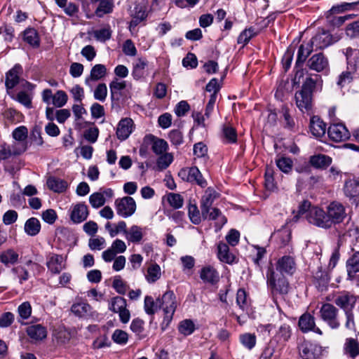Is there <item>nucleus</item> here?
I'll list each match as a JSON object with an SVG mask.
<instances>
[{
	"label": "nucleus",
	"instance_id": "55",
	"mask_svg": "<svg viewBox=\"0 0 359 359\" xmlns=\"http://www.w3.org/2000/svg\"><path fill=\"white\" fill-rule=\"evenodd\" d=\"M144 321L139 318L133 319L130 324V330L140 337L143 338L144 336L142 335L144 330Z\"/></svg>",
	"mask_w": 359,
	"mask_h": 359
},
{
	"label": "nucleus",
	"instance_id": "54",
	"mask_svg": "<svg viewBox=\"0 0 359 359\" xmlns=\"http://www.w3.org/2000/svg\"><path fill=\"white\" fill-rule=\"evenodd\" d=\"M222 133L228 143H236L237 142V132L232 126H224Z\"/></svg>",
	"mask_w": 359,
	"mask_h": 359
},
{
	"label": "nucleus",
	"instance_id": "5",
	"mask_svg": "<svg viewBox=\"0 0 359 359\" xmlns=\"http://www.w3.org/2000/svg\"><path fill=\"white\" fill-rule=\"evenodd\" d=\"M313 48L309 43L306 46L304 44H301L299 46L294 66V70L296 71L294 80H296L297 77L300 79L302 76H303L304 72L302 67L307 57L313 52Z\"/></svg>",
	"mask_w": 359,
	"mask_h": 359
},
{
	"label": "nucleus",
	"instance_id": "11",
	"mask_svg": "<svg viewBox=\"0 0 359 359\" xmlns=\"http://www.w3.org/2000/svg\"><path fill=\"white\" fill-rule=\"evenodd\" d=\"M322 352V346L319 344L304 341L301 344L299 355L303 358L318 359Z\"/></svg>",
	"mask_w": 359,
	"mask_h": 359
},
{
	"label": "nucleus",
	"instance_id": "35",
	"mask_svg": "<svg viewBox=\"0 0 359 359\" xmlns=\"http://www.w3.org/2000/svg\"><path fill=\"white\" fill-rule=\"evenodd\" d=\"M323 80L321 76L319 74H311L306 77L305 81L303 83L302 90H315L322 88Z\"/></svg>",
	"mask_w": 359,
	"mask_h": 359
},
{
	"label": "nucleus",
	"instance_id": "40",
	"mask_svg": "<svg viewBox=\"0 0 359 359\" xmlns=\"http://www.w3.org/2000/svg\"><path fill=\"white\" fill-rule=\"evenodd\" d=\"M114 3L112 0H102L95 13L97 17L102 18L104 14L112 13Z\"/></svg>",
	"mask_w": 359,
	"mask_h": 359
},
{
	"label": "nucleus",
	"instance_id": "21",
	"mask_svg": "<svg viewBox=\"0 0 359 359\" xmlns=\"http://www.w3.org/2000/svg\"><path fill=\"white\" fill-rule=\"evenodd\" d=\"M313 283L319 291L327 290L330 277L327 271L323 270L322 266H319L313 275Z\"/></svg>",
	"mask_w": 359,
	"mask_h": 359
},
{
	"label": "nucleus",
	"instance_id": "41",
	"mask_svg": "<svg viewBox=\"0 0 359 359\" xmlns=\"http://www.w3.org/2000/svg\"><path fill=\"white\" fill-rule=\"evenodd\" d=\"M126 239L133 243H137L140 242L143 238L141 227L137 225H133L126 236Z\"/></svg>",
	"mask_w": 359,
	"mask_h": 359
},
{
	"label": "nucleus",
	"instance_id": "25",
	"mask_svg": "<svg viewBox=\"0 0 359 359\" xmlns=\"http://www.w3.org/2000/svg\"><path fill=\"white\" fill-rule=\"evenodd\" d=\"M309 128L313 136L320 137L325 134L326 123L319 116H313L310 120Z\"/></svg>",
	"mask_w": 359,
	"mask_h": 359
},
{
	"label": "nucleus",
	"instance_id": "23",
	"mask_svg": "<svg viewBox=\"0 0 359 359\" xmlns=\"http://www.w3.org/2000/svg\"><path fill=\"white\" fill-rule=\"evenodd\" d=\"M355 302V297L348 293L338 296L334 299L335 304L342 309L345 313L353 311Z\"/></svg>",
	"mask_w": 359,
	"mask_h": 359
},
{
	"label": "nucleus",
	"instance_id": "58",
	"mask_svg": "<svg viewBox=\"0 0 359 359\" xmlns=\"http://www.w3.org/2000/svg\"><path fill=\"white\" fill-rule=\"evenodd\" d=\"M19 316L22 320L28 319L32 314V306L29 302L22 303L18 308Z\"/></svg>",
	"mask_w": 359,
	"mask_h": 359
},
{
	"label": "nucleus",
	"instance_id": "63",
	"mask_svg": "<svg viewBox=\"0 0 359 359\" xmlns=\"http://www.w3.org/2000/svg\"><path fill=\"white\" fill-rule=\"evenodd\" d=\"M99 135V129L97 127L90 128L84 131V138L90 143H95Z\"/></svg>",
	"mask_w": 359,
	"mask_h": 359
},
{
	"label": "nucleus",
	"instance_id": "20",
	"mask_svg": "<svg viewBox=\"0 0 359 359\" xmlns=\"http://www.w3.org/2000/svg\"><path fill=\"white\" fill-rule=\"evenodd\" d=\"M311 167L318 170H326L332 162V158L323 154L312 155L309 157Z\"/></svg>",
	"mask_w": 359,
	"mask_h": 359
},
{
	"label": "nucleus",
	"instance_id": "30",
	"mask_svg": "<svg viewBox=\"0 0 359 359\" xmlns=\"http://www.w3.org/2000/svg\"><path fill=\"white\" fill-rule=\"evenodd\" d=\"M348 277L352 280L356 273L359 272V251L354 252L346 261Z\"/></svg>",
	"mask_w": 359,
	"mask_h": 359
},
{
	"label": "nucleus",
	"instance_id": "2",
	"mask_svg": "<svg viewBox=\"0 0 359 359\" xmlns=\"http://www.w3.org/2000/svg\"><path fill=\"white\" fill-rule=\"evenodd\" d=\"M266 283L272 297L277 295H285L289 292L290 283L284 274L275 271L273 264L270 262L266 272Z\"/></svg>",
	"mask_w": 359,
	"mask_h": 359
},
{
	"label": "nucleus",
	"instance_id": "4",
	"mask_svg": "<svg viewBox=\"0 0 359 359\" xmlns=\"http://www.w3.org/2000/svg\"><path fill=\"white\" fill-rule=\"evenodd\" d=\"M115 206L117 214L125 218L133 215L136 210V203L130 196L116 199Z\"/></svg>",
	"mask_w": 359,
	"mask_h": 359
},
{
	"label": "nucleus",
	"instance_id": "36",
	"mask_svg": "<svg viewBox=\"0 0 359 359\" xmlns=\"http://www.w3.org/2000/svg\"><path fill=\"white\" fill-rule=\"evenodd\" d=\"M19 255L13 249H8L0 254V262L5 266H9L18 262Z\"/></svg>",
	"mask_w": 359,
	"mask_h": 359
},
{
	"label": "nucleus",
	"instance_id": "3",
	"mask_svg": "<svg viewBox=\"0 0 359 359\" xmlns=\"http://www.w3.org/2000/svg\"><path fill=\"white\" fill-rule=\"evenodd\" d=\"M22 67L20 65L16 64L6 74L5 85L7 90H11L16 86L18 83H20L24 86H27L25 90H32V86L23 79L20 80V76L22 74Z\"/></svg>",
	"mask_w": 359,
	"mask_h": 359
},
{
	"label": "nucleus",
	"instance_id": "14",
	"mask_svg": "<svg viewBox=\"0 0 359 359\" xmlns=\"http://www.w3.org/2000/svg\"><path fill=\"white\" fill-rule=\"evenodd\" d=\"M157 302L159 303V308L162 309L164 313H175L177 308L176 297L175 293L171 291L165 292L161 298H158Z\"/></svg>",
	"mask_w": 359,
	"mask_h": 359
},
{
	"label": "nucleus",
	"instance_id": "16",
	"mask_svg": "<svg viewBox=\"0 0 359 359\" xmlns=\"http://www.w3.org/2000/svg\"><path fill=\"white\" fill-rule=\"evenodd\" d=\"M344 192L352 203L359 204V181L356 179H349L345 182Z\"/></svg>",
	"mask_w": 359,
	"mask_h": 359
},
{
	"label": "nucleus",
	"instance_id": "27",
	"mask_svg": "<svg viewBox=\"0 0 359 359\" xmlns=\"http://www.w3.org/2000/svg\"><path fill=\"white\" fill-rule=\"evenodd\" d=\"M344 53L346 58L348 69L355 72L359 64V50L348 47L344 50Z\"/></svg>",
	"mask_w": 359,
	"mask_h": 359
},
{
	"label": "nucleus",
	"instance_id": "33",
	"mask_svg": "<svg viewBox=\"0 0 359 359\" xmlns=\"http://www.w3.org/2000/svg\"><path fill=\"white\" fill-rule=\"evenodd\" d=\"M151 138V149L156 155L163 154L168 148V144L163 139L158 138L152 134H149Z\"/></svg>",
	"mask_w": 359,
	"mask_h": 359
},
{
	"label": "nucleus",
	"instance_id": "51",
	"mask_svg": "<svg viewBox=\"0 0 359 359\" xmlns=\"http://www.w3.org/2000/svg\"><path fill=\"white\" fill-rule=\"evenodd\" d=\"M167 201L169 205L175 209L182 208L184 203V198L180 194L169 193L167 195Z\"/></svg>",
	"mask_w": 359,
	"mask_h": 359
},
{
	"label": "nucleus",
	"instance_id": "26",
	"mask_svg": "<svg viewBox=\"0 0 359 359\" xmlns=\"http://www.w3.org/2000/svg\"><path fill=\"white\" fill-rule=\"evenodd\" d=\"M107 73V68L104 65L97 64L93 66L90 70V74L88 77L86 79V84L92 88V82L97 81L103 78Z\"/></svg>",
	"mask_w": 359,
	"mask_h": 359
},
{
	"label": "nucleus",
	"instance_id": "34",
	"mask_svg": "<svg viewBox=\"0 0 359 359\" xmlns=\"http://www.w3.org/2000/svg\"><path fill=\"white\" fill-rule=\"evenodd\" d=\"M23 39L33 48L40 46V38L38 32L32 27H28L23 32Z\"/></svg>",
	"mask_w": 359,
	"mask_h": 359
},
{
	"label": "nucleus",
	"instance_id": "12",
	"mask_svg": "<svg viewBox=\"0 0 359 359\" xmlns=\"http://www.w3.org/2000/svg\"><path fill=\"white\" fill-rule=\"evenodd\" d=\"M306 66L311 70L321 72L329 69V62L323 53L313 55L306 62Z\"/></svg>",
	"mask_w": 359,
	"mask_h": 359
},
{
	"label": "nucleus",
	"instance_id": "37",
	"mask_svg": "<svg viewBox=\"0 0 359 359\" xmlns=\"http://www.w3.org/2000/svg\"><path fill=\"white\" fill-rule=\"evenodd\" d=\"M24 229L27 235L35 236L40 232L41 223L37 218L31 217L25 222Z\"/></svg>",
	"mask_w": 359,
	"mask_h": 359
},
{
	"label": "nucleus",
	"instance_id": "43",
	"mask_svg": "<svg viewBox=\"0 0 359 359\" xmlns=\"http://www.w3.org/2000/svg\"><path fill=\"white\" fill-rule=\"evenodd\" d=\"M147 65V60L142 58L138 60V62L133 66L132 75L134 79L138 80L144 76Z\"/></svg>",
	"mask_w": 359,
	"mask_h": 359
},
{
	"label": "nucleus",
	"instance_id": "29",
	"mask_svg": "<svg viewBox=\"0 0 359 359\" xmlns=\"http://www.w3.org/2000/svg\"><path fill=\"white\" fill-rule=\"evenodd\" d=\"M217 257L219 259L229 264L233 263L235 256L229 252V247L228 244L220 241L217 245Z\"/></svg>",
	"mask_w": 359,
	"mask_h": 359
},
{
	"label": "nucleus",
	"instance_id": "38",
	"mask_svg": "<svg viewBox=\"0 0 359 359\" xmlns=\"http://www.w3.org/2000/svg\"><path fill=\"white\" fill-rule=\"evenodd\" d=\"M15 92L16 91H7L8 94L11 97L25 105L27 108L31 109L32 107V97L27 93V91H18L17 94H15Z\"/></svg>",
	"mask_w": 359,
	"mask_h": 359
},
{
	"label": "nucleus",
	"instance_id": "18",
	"mask_svg": "<svg viewBox=\"0 0 359 359\" xmlns=\"http://www.w3.org/2000/svg\"><path fill=\"white\" fill-rule=\"evenodd\" d=\"M313 91H296L294 97L297 107L303 111H309L312 108Z\"/></svg>",
	"mask_w": 359,
	"mask_h": 359
},
{
	"label": "nucleus",
	"instance_id": "47",
	"mask_svg": "<svg viewBox=\"0 0 359 359\" xmlns=\"http://www.w3.org/2000/svg\"><path fill=\"white\" fill-rule=\"evenodd\" d=\"M276 163L280 170L287 174L292 170L293 166L292 160L284 156L276 159Z\"/></svg>",
	"mask_w": 359,
	"mask_h": 359
},
{
	"label": "nucleus",
	"instance_id": "60",
	"mask_svg": "<svg viewBox=\"0 0 359 359\" xmlns=\"http://www.w3.org/2000/svg\"><path fill=\"white\" fill-rule=\"evenodd\" d=\"M281 112L285 121L284 128L289 130H292L294 128L295 123L290 114L289 109L286 106H283L281 108Z\"/></svg>",
	"mask_w": 359,
	"mask_h": 359
},
{
	"label": "nucleus",
	"instance_id": "50",
	"mask_svg": "<svg viewBox=\"0 0 359 359\" xmlns=\"http://www.w3.org/2000/svg\"><path fill=\"white\" fill-rule=\"evenodd\" d=\"M127 306L126 299L122 297L117 296L111 299L109 309L114 313H118Z\"/></svg>",
	"mask_w": 359,
	"mask_h": 359
},
{
	"label": "nucleus",
	"instance_id": "1",
	"mask_svg": "<svg viewBox=\"0 0 359 359\" xmlns=\"http://www.w3.org/2000/svg\"><path fill=\"white\" fill-rule=\"evenodd\" d=\"M346 217L344 205L334 201L326 207V210L319 207H313L310 210L308 222L318 227L330 229L332 226L341 224Z\"/></svg>",
	"mask_w": 359,
	"mask_h": 359
},
{
	"label": "nucleus",
	"instance_id": "59",
	"mask_svg": "<svg viewBox=\"0 0 359 359\" xmlns=\"http://www.w3.org/2000/svg\"><path fill=\"white\" fill-rule=\"evenodd\" d=\"M123 53L128 56L133 57L137 55V48L131 39H127L122 46Z\"/></svg>",
	"mask_w": 359,
	"mask_h": 359
},
{
	"label": "nucleus",
	"instance_id": "9",
	"mask_svg": "<svg viewBox=\"0 0 359 359\" xmlns=\"http://www.w3.org/2000/svg\"><path fill=\"white\" fill-rule=\"evenodd\" d=\"M333 43L332 35L327 31L322 29L318 32L309 42L311 46L316 50L324 49Z\"/></svg>",
	"mask_w": 359,
	"mask_h": 359
},
{
	"label": "nucleus",
	"instance_id": "57",
	"mask_svg": "<svg viewBox=\"0 0 359 359\" xmlns=\"http://www.w3.org/2000/svg\"><path fill=\"white\" fill-rule=\"evenodd\" d=\"M105 198L102 193L95 192L89 197V202L94 208L102 207L105 203Z\"/></svg>",
	"mask_w": 359,
	"mask_h": 359
},
{
	"label": "nucleus",
	"instance_id": "39",
	"mask_svg": "<svg viewBox=\"0 0 359 359\" xmlns=\"http://www.w3.org/2000/svg\"><path fill=\"white\" fill-rule=\"evenodd\" d=\"M189 178V182L191 183H196L202 188H204L207 186L206 180L203 178L201 172L196 166L190 168Z\"/></svg>",
	"mask_w": 359,
	"mask_h": 359
},
{
	"label": "nucleus",
	"instance_id": "7",
	"mask_svg": "<svg viewBox=\"0 0 359 359\" xmlns=\"http://www.w3.org/2000/svg\"><path fill=\"white\" fill-rule=\"evenodd\" d=\"M297 264L294 258L290 255L280 257L276 263V271L278 273L292 276L296 271Z\"/></svg>",
	"mask_w": 359,
	"mask_h": 359
},
{
	"label": "nucleus",
	"instance_id": "13",
	"mask_svg": "<svg viewBox=\"0 0 359 359\" xmlns=\"http://www.w3.org/2000/svg\"><path fill=\"white\" fill-rule=\"evenodd\" d=\"M298 326L303 333L312 331L320 335L323 334L321 330L316 327L314 316L309 313L306 312L300 316Z\"/></svg>",
	"mask_w": 359,
	"mask_h": 359
},
{
	"label": "nucleus",
	"instance_id": "62",
	"mask_svg": "<svg viewBox=\"0 0 359 359\" xmlns=\"http://www.w3.org/2000/svg\"><path fill=\"white\" fill-rule=\"evenodd\" d=\"M182 65L186 68L194 69L198 65V59L195 54L189 53L182 60Z\"/></svg>",
	"mask_w": 359,
	"mask_h": 359
},
{
	"label": "nucleus",
	"instance_id": "15",
	"mask_svg": "<svg viewBox=\"0 0 359 359\" xmlns=\"http://www.w3.org/2000/svg\"><path fill=\"white\" fill-rule=\"evenodd\" d=\"M217 193L212 188L208 187L201 200V210L203 220H205L208 213L210 210Z\"/></svg>",
	"mask_w": 359,
	"mask_h": 359
},
{
	"label": "nucleus",
	"instance_id": "53",
	"mask_svg": "<svg viewBox=\"0 0 359 359\" xmlns=\"http://www.w3.org/2000/svg\"><path fill=\"white\" fill-rule=\"evenodd\" d=\"M161 276V268L157 264H151L147 269V279L150 283H154Z\"/></svg>",
	"mask_w": 359,
	"mask_h": 359
},
{
	"label": "nucleus",
	"instance_id": "17",
	"mask_svg": "<svg viewBox=\"0 0 359 359\" xmlns=\"http://www.w3.org/2000/svg\"><path fill=\"white\" fill-rule=\"evenodd\" d=\"M88 215V206L84 203H79L72 208L70 219L73 223L80 224L86 220Z\"/></svg>",
	"mask_w": 359,
	"mask_h": 359
},
{
	"label": "nucleus",
	"instance_id": "42",
	"mask_svg": "<svg viewBox=\"0 0 359 359\" xmlns=\"http://www.w3.org/2000/svg\"><path fill=\"white\" fill-rule=\"evenodd\" d=\"M292 334V327L289 324L283 323L280 326L276 333L278 339L283 342H287Z\"/></svg>",
	"mask_w": 359,
	"mask_h": 359
},
{
	"label": "nucleus",
	"instance_id": "32",
	"mask_svg": "<svg viewBox=\"0 0 359 359\" xmlns=\"http://www.w3.org/2000/svg\"><path fill=\"white\" fill-rule=\"evenodd\" d=\"M344 353L352 359L359 355V341L354 338H347L344 345Z\"/></svg>",
	"mask_w": 359,
	"mask_h": 359
},
{
	"label": "nucleus",
	"instance_id": "49",
	"mask_svg": "<svg viewBox=\"0 0 359 359\" xmlns=\"http://www.w3.org/2000/svg\"><path fill=\"white\" fill-rule=\"evenodd\" d=\"M179 332L184 336L191 334L196 330L195 325L191 319H186L180 323Z\"/></svg>",
	"mask_w": 359,
	"mask_h": 359
},
{
	"label": "nucleus",
	"instance_id": "64",
	"mask_svg": "<svg viewBox=\"0 0 359 359\" xmlns=\"http://www.w3.org/2000/svg\"><path fill=\"white\" fill-rule=\"evenodd\" d=\"M346 33L351 38L359 36V20L349 23L346 26Z\"/></svg>",
	"mask_w": 359,
	"mask_h": 359
},
{
	"label": "nucleus",
	"instance_id": "10",
	"mask_svg": "<svg viewBox=\"0 0 359 359\" xmlns=\"http://www.w3.org/2000/svg\"><path fill=\"white\" fill-rule=\"evenodd\" d=\"M53 91H43V101L47 104H53L55 107H62L67 102L68 96L65 91H56L55 94Z\"/></svg>",
	"mask_w": 359,
	"mask_h": 359
},
{
	"label": "nucleus",
	"instance_id": "46",
	"mask_svg": "<svg viewBox=\"0 0 359 359\" xmlns=\"http://www.w3.org/2000/svg\"><path fill=\"white\" fill-rule=\"evenodd\" d=\"M188 215L191 222L196 225H198L203 219L202 215L196 204L189 203Z\"/></svg>",
	"mask_w": 359,
	"mask_h": 359
},
{
	"label": "nucleus",
	"instance_id": "22",
	"mask_svg": "<svg viewBox=\"0 0 359 359\" xmlns=\"http://www.w3.org/2000/svg\"><path fill=\"white\" fill-rule=\"evenodd\" d=\"M200 278L204 282L211 285H215L219 281L218 271L212 266H206L201 269Z\"/></svg>",
	"mask_w": 359,
	"mask_h": 359
},
{
	"label": "nucleus",
	"instance_id": "45",
	"mask_svg": "<svg viewBox=\"0 0 359 359\" xmlns=\"http://www.w3.org/2000/svg\"><path fill=\"white\" fill-rule=\"evenodd\" d=\"M173 156L171 154H161L156 160V170L161 171L166 169L172 162Z\"/></svg>",
	"mask_w": 359,
	"mask_h": 359
},
{
	"label": "nucleus",
	"instance_id": "31",
	"mask_svg": "<svg viewBox=\"0 0 359 359\" xmlns=\"http://www.w3.org/2000/svg\"><path fill=\"white\" fill-rule=\"evenodd\" d=\"M46 184L50 190L55 193H63L68 187V184L65 180L54 176L48 178Z\"/></svg>",
	"mask_w": 359,
	"mask_h": 359
},
{
	"label": "nucleus",
	"instance_id": "8",
	"mask_svg": "<svg viewBox=\"0 0 359 359\" xmlns=\"http://www.w3.org/2000/svg\"><path fill=\"white\" fill-rule=\"evenodd\" d=\"M330 139L335 142H343L350 137V133L342 123L331 124L327 129Z\"/></svg>",
	"mask_w": 359,
	"mask_h": 359
},
{
	"label": "nucleus",
	"instance_id": "61",
	"mask_svg": "<svg viewBox=\"0 0 359 359\" xmlns=\"http://www.w3.org/2000/svg\"><path fill=\"white\" fill-rule=\"evenodd\" d=\"M351 72L352 71L350 70L348 72H344L339 75L337 82L339 88H342L346 87L347 85L352 81L353 77L351 76Z\"/></svg>",
	"mask_w": 359,
	"mask_h": 359
},
{
	"label": "nucleus",
	"instance_id": "24",
	"mask_svg": "<svg viewBox=\"0 0 359 359\" xmlns=\"http://www.w3.org/2000/svg\"><path fill=\"white\" fill-rule=\"evenodd\" d=\"M62 255L52 254L47 258L46 266L52 273L58 274L65 268V266L62 265Z\"/></svg>",
	"mask_w": 359,
	"mask_h": 359
},
{
	"label": "nucleus",
	"instance_id": "44",
	"mask_svg": "<svg viewBox=\"0 0 359 359\" xmlns=\"http://www.w3.org/2000/svg\"><path fill=\"white\" fill-rule=\"evenodd\" d=\"M240 342L248 350L252 349L256 345V336L255 334L244 333L239 337Z\"/></svg>",
	"mask_w": 359,
	"mask_h": 359
},
{
	"label": "nucleus",
	"instance_id": "48",
	"mask_svg": "<svg viewBox=\"0 0 359 359\" xmlns=\"http://www.w3.org/2000/svg\"><path fill=\"white\" fill-rule=\"evenodd\" d=\"M144 311L148 315L153 316L159 308L158 302H154V299L151 296H146L144 298Z\"/></svg>",
	"mask_w": 359,
	"mask_h": 359
},
{
	"label": "nucleus",
	"instance_id": "56",
	"mask_svg": "<svg viewBox=\"0 0 359 359\" xmlns=\"http://www.w3.org/2000/svg\"><path fill=\"white\" fill-rule=\"evenodd\" d=\"M168 138L171 143L175 147L181 145L184 142L182 133L177 129H174L168 133Z\"/></svg>",
	"mask_w": 359,
	"mask_h": 359
},
{
	"label": "nucleus",
	"instance_id": "6",
	"mask_svg": "<svg viewBox=\"0 0 359 359\" xmlns=\"http://www.w3.org/2000/svg\"><path fill=\"white\" fill-rule=\"evenodd\" d=\"M322 319L327 322L332 329L339 327V323L337 319L338 309L331 304H323L320 310Z\"/></svg>",
	"mask_w": 359,
	"mask_h": 359
},
{
	"label": "nucleus",
	"instance_id": "52",
	"mask_svg": "<svg viewBox=\"0 0 359 359\" xmlns=\"http://www.w3.org/2000/svg\"><path fill=\"white\" fill-rule=\"evenodd\" d=\"M257 33L255 31L253 27L244 29L238 36L237 42L238 43L247 44L250 40L255 36Z\"/></svg>",
	"mask_w": 359,
	"mask_h": 359
},
{
	"label": "nucleus",
	"instance_id": "19",
	"mask_svg": "<svg viewBox=\"0 0 359 359\" xmlns=\"http://www.w3.org/2000/svg\"><path fill=\"white\" fill-rule=\"evenodd\" d=\"M133 121L130 118H122L116 128L117 138L121 141L126 140L133 132Z\"/></svg>",
	"mask_w": 359,
	"mask_h": 359
},
{
	"label": "nucleus",
	"instance_id": "28",
	"mask_svg": "<svg viewBox=\"0 0 359 359\" xmlns=\"http://www.w3.org/2000/svg\"><path fill=\"white\" fill-rule=\"evenodd\" d=\"M26 332L34 341H41L47 337L46 328L40 324L28 326Z\"/></svg>",
	"mask_w": 359,
	"mask_h": 359
}]
</instances>
